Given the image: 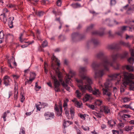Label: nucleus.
<instances>
[{"mask_svg":"<svg viewBox=\"0 0 134 134\" xmlns=\"http://www.w3.org/2000/svg\"><path fill=\"white\" fill-rule=\"evenodd\" d=\"M86 71L87 69L85 67H81L79 69V75L81 79H76L79 88L83 93L87 90L94 95L97 96H100V93L99 90L95 89L94 90L92 89L91 86L92 83V80L85 75Z\"/></svg>","mask_w":134,"mask_h":134,"instance_id":"obj_1","label":"nucleus"},{"mask_svg":"<svg viewBox=\"0 0 134 134\" xmlns=\"http://www.w3.org/2000/svg\"><path fill=\"white\" fill-rule=\"evenodd\" d=\"M97 57L100 59V63L97 64L96 62H93L91 66L95 71V78H100L104 75L105 71L108 70L109 62L108 58L104 56L102 52L98 53L97 55Z\"/></svg>","mask_w":134,"mask_h":134,"instance_id":"obj_2","label":"nucleus"},{"mask_svg":"<svg viewBox=\"0 0 134 134\" xmlns=\"http://www.w3.org/2000/svg\"><path fill=\"white\" fill-rule=\"evenodd\" d=\"M52 60V64L51 66L52 68H53L55 71V72L58 75V77L59 79V80L61 84L69 92L70 91V87H68V85L70 83V85L71 86H72V84H71L70 80H71V77H72L74 75L75 73L74 72L71 71H70V74H71L70 75H67L65 77V82L64 81H63L62 79H61L62 77L61 72L60 71V70L58 67L55 68H54V64L53 61H54L55 62L57 63V65L59 66L60 65V63L59 60H58L57 58L53 55L51 58Z\"/></svg>","mask_w":134,"mask_h":134,"instance_id":"obj_3","label":"nucleus"},{"mask_svg":"<svg viewBox=\"0 0 134 134\" xmlns=\"http://www.w3.org/2000/svg\"><path fill=\"white\" fill-rule=\"evenodd\" d=\"M124 83L126 85H129V90L133 91L134 90V75L131 73L125 72L124 74Z\"/></svg>","mask_w":134,"mask_h":134,"instance_id":"obj_4","label":"nucleus"},{"mask_svg":"<svg viewBox=\"0 0 134 134\" xmlns=\"http://www.w3.org/2000/svg\"><path fill=\"white\" fill-rule=\"evenodd\" d=\"M50 74L51 79L54 80V90L55 92H60V90L59 86L60 85L59 81L57 79L56 77L52 75L51 72Z\"/></svg>","mask_w":134,"mask_h":134,"instance_id":"obj_5","label":"nucleus"},{"mask_svg":"<svg viewBox=\"0 0 134 134\" xmlns=\"http://www.w3.org/2000/svg\"><path fill=\"white\" fill-rule=\"evenodd\" d=\"M54 109L57 116H62V107L61 104L58 105L55 104L54 106Z\"/></svg>","mask_w":134,"mask_h":134,"instance_id":"obj_6","label":"nucleus"},{"mask_svg":"<svg viewBox=\"0 0 134 134\" xmlns=\"http://www.w3.org/2000/svg\"><path fill=\"white\" fill-rule=\"evenodd\" d=\"M128 54V53L127 52H125L122 54L117 53L115 55H113L112 57L114 61L115 62V60H116L118 58H120L121 59L125 58L126 57Z\"/></svg>","mask_w":134,"mask_h":134,"instance_id":"obj_7","label":"nucleus"},{"mask_svg":"<svg viewBox=\"0 0 134 134\" xmlns=\"http://www.w3.org/2000/svg\"><path fill=\"white\" fill-rule=\"evenodd\" d=\"M92 43L93 44L94 46H97L100 44L99 42L97 39L93 38L91 41L87 42V46H88L89 45H91Z\"/></svg>","mask_w":134,"mask_h":134,"instance_id":"obj_8","label":"nucleus"},{"mask_svg":"<svg viewBox=\"0 0 134 134\" xmlns=\"http://www.w3.org/2000/svg\"><path fill=\"white\" fill-rule=\"evenodd\" d=\"M4 84L5 86L10 85V82L12 81L10 77L6 75L3 77Z\"/></svg>","mask_w":134,"mask_h":134,"instance_id":"obj_9","label":"nucleus"},{"mask_svg":"<svg viewBox=\"0 0 134 134\" xmlns=\"http://www.w3.org/2000/svg\"><path fill=\"white\" fill-rule=\"evenodd\" d=\"M104 86L105 88H103V94H107L109 96V93L108 92V91L109 89V82H106L104 84Z\"/></svg>","mask_w":134,"mask_h":134,"instance_id":"obj_10","label":"nucleus"},{"mask_svg":"<svg viewBox=\"0 0 134 134\" xmlns=\"http://www.w3.org/2000/svg\"><path fill=\"white\" fill-rule=\"evenodd\" d=\"M113 61L112 63H111L109 62V66L110 65L111 66L113 67L114 69H119L120 67V64L116 62V60H115V62L114 61L113 59Z\"/></svg>","mask_w":134,"mask_h":134,"instance_id":"obj_11","label":"nucleus"},{"mask_svg":"<svg viewBox=\"0 0 134 134\" xmlns=\"http://www.w3.org/2000/svg\"><path fill=\"white\" fill-rule=\"evenodd\" d=\"M101 31H95L92 32V34L93 35H98L100 36L103 35L104 34V29L102 28L101 29Z\"/></svg>","mask_w":134,"mask_h":134,"instance_id":"obj_12","label":"nucleus"},{"mask_svg":"<svg viewBox=\"0 0 134 134\" xmlns=\"http://www.w3.org/2000/svg\"><path fill=\"white\" fill-rule=\"evenodd\" d=\"M44 115L45 116L49 118V119H51L54 117V114L53 113H51L48 112H46Z\"/></svg>","mask_w":134,"mask_h":134,"instance_id":"obj_13","label":"nucleus"},{"mask_svg":"<svg viewBox=\"0 0 134 134\" xmlns=\"http://www.w3.org/2000/svg\"><path fill=\"white\" fill-rule=\"evenodd\" d=\"M0 20L2 21L4 24L6 23L7 21V19L6 15L5 14L0 15Z\"/></svg>","mask_w":134,"mask_h":134,"instance_id":"obj_14","label":"nucleus"},{"mask_svg":"<svg viewBox=\"0 0 134 134\" xmlns=\"http://www.w3.org/2000/svg\"><path fill=\"white\" fill-rule=\"evenodd\" d=\"M109 49H116L118 50L120 48V47L118 44H113L109 45Z\"/></svg>","mask_w":134,"mask_h":134,"instance_id":"obj_15","label":"nucleus"},{"mask_svg":"<svg viewBox=\"0 0 134 134\" xmlns=\"http://www.w3.org/2000/svg\"><path fill=\"white\" fill-rule=\"evenodd\" d=\"M72 122L70 121H69L67 120L66 121L65 120H64L63 121V125L64 128L66 127L69 125L72 124Z\"/></svg>","mask_w":134,"mask_h":134,"instance_id":"obj_16","label":"nucleus"},{"mask_svg":"<svg viewBox=\"0 0 134 134\" xmlns=\"http://www.w3.org/2000/svg\"><path fill=\"white\" fill-rule=\"evenodd\" d=\"M14 18L13 16H11L9 17L8 20V23L9 25H11L10 28H12L13 27V21L14 20Z\"/></svg>","mask_w":134,"mask_h":134,"instance_id":"obj_17","label":"nucleus"},{"mask_svg":"<svg viewBox=\"0 0 134 134\" xmlns=\"http://www.w3.org/2000/svg\"><path fill=\"white\" fill-rule=\"evenodd\" d=\"M80 37V35L78 32L73 33L72 35V40L75 41V39H76Z\"/></svg>","mask_w":134,"mask_h":134,"instance_id":"obj_18","label":"nucleus"},{"mask_svg":"<svg viewBox=\"0 0 134 134\" xmlns=\"http://www.w3.org/2000/svg\"><path fill=\"white\" fill-rule=\"evenodd\" d=\"M100 109L101 111H104L105 114H107L109 112V110L107 107H106L104 106H102V107H101Z\"/></svg>","mask_w":134,"mask_h":134,"instance_id":"obj_19","label":"nucleus"},{"mask_svg":"<svg viewBox=\"0 0 134 134\" xmlns=\"http://www.w3.org/2000/svg\"><path fill=\"white\" fill-rule=\"evenodd\" d=\"M10 113L9 110H7L4 112L2 116V117L4 121H6V117L7 116V114Z\"/></svg>","mask_w":134,"mask_h":134,"instance_id":"obj_20","label":"nucleus"},{"mask_svg":"<svg viewBox=\"0 0 134 134\" xmlns=\"http://www.w3.org/2000/svg\"><path fill=\"white\" fill-rule=\"evenodd\" d=\"M121 74L120 73L114 74L109 75V78L111 77L113 78H116L118 77H119L121 78Z\"/></svg>","mask_w":134,"mask_h":134,"instance_id":"obj_21","label":"nucleus"},{"mask_svg":"<svg viewBox=\"0 0 134 134\" xmlns=\"http://www.w3.org/2000/svg\"><path fill=\"white\" fill-rule=\"evenodd\" d=\"M36 75L35 73L32 72L30 74V77L29 80L30 81V84H31L32 81L35 78Z\"/></svg>","mask_w":134,"mask_h":134,"instance_id":"obj_22","label":"nucleus"},{"mask_svg":"<svg viewBox=\"0 0 134 134\" xmlns=\"http://www.w3.org/2000/svg\"><path fill=\"white\" fill-rule=\"evenodd\" d=\"M71 6L74 8H76L81 7V4L78 3H72L71 5Z\"/></svg>","mask_w":134,"mask_h":134,"instance_id":"obj_23","label":"nucleus"},{"mask_svg":"<svg viewBox=\"0 0 134 134\" xmlns=\"http://www.w3.org/2000/svg\"><path fill=\"white\" fill-rule=\"evenodd\" d=\"M45 14V12H44L42 11H38L36 12V14L39 17L42 16L44 14Z\"/></svg>","mask_w":134,"mask_h":134,"instance_id":"obj_24","label":"nucleus"},{"mask_svg":"<svg viewBox=\"0 0 134 134\" xmlns=\"http://www.w3.org/2000/svg\"><path fill=\"white\" fill-rule=\"evenodd\" d=\"M125 68L126 69L129 71L132 72L133 71V69L132 66H131L129 65H126L125 66Z\"/></svg>","mask_w":134,"mask_h":134,"instance_id":"obj_25","label":"nucleus"},{"mask_svg":"<svg viewBox=\"0 0 134 134\" xmlns=\"http://www.w3.org/2000/svg\"><path fill=\"white\" fill-rule=\"evenodd\" d=\"M14 92V94H18V85L16 82H15Z\"/></svg>","mask_w":134,"mask_h":134,"instance_id":"obj_26","label":"nucleus"},{"mask_svg":"<svg viewBox=\"0 0 134 134\" xmlns=\"http://www.w3.org/2000/svg\"><path fill=\"white\" fill-rule=\"evenodd\" d=\"M40 31L38 30H37L36 32V36L37 39L39 40H41V38L40 36Z\"/></svg>","mask_w":134,"mask_h":134,"instance_id":"obj_27","label":"nucleus"},{"mask_svg":"<svg viewBox=\"0 0 134 134\" xmlns=\"http://www.w3.org/2000/svg\"><path fill=\"white\" fill-rule=\"evenodd\" d=\"M90 97V96L89 95L87 94H86L84 97L83 98V100L84 102H86L89 100Z\"/></svg>","mask_w":134,"mask_h":134,"instance_id":"obj_28","label":"nucleus"},{"mask_svg":"<svg viewBox=\"0 0 134 134\" xmlns=\"http://www.w3.org/2000/svg\"><path fill=\"white\" fill-rule=\"evenodd\" d=\"M119 44L122 45L124 46L127 47H129V45L128 43H126L122 41H120L119 42Z\"/></svg>","mask_w":134,"mask_h":134,"instance_id":"obj_29","label":"nucleus"},{"mask_svg":"<svg viewBox=\"0 0 134 134\" xmlns=\"http://www.w3.org/2000/svg\"><path fill=\"white\" fill-rule=\"evenodd\" d=\"M102 103V101L100 100L99 99L96 100L95 102V105L98 106H100L101 105Z\"/></svg>","mask_w":134,"mask_h":134,"instance_id":"obj_30","label":"nucleus"},{"mask_svg":"<svg viewBox=\"0 0 134 134\" xmlns=\"http://www.w3.org/2000/svg\"><path fill=\"white\" fill-rule=\"evenodd\" d=\"M115 122L114 120H111L110 121H109V124H110V126L111 127L115 126Z\"/></svg>","mask_w":134,"mask_h":134,"instance_id":"obj_31","label":"nucleus"},{"mask_svg":"<svg viewBox=\"0 0 134 134\" xmlns=\"http://www.w3.org/2000/svg\"><path fill=\"white\" fill-rule=\"evenodd\" d=\"M23 35V33H21L20 34V37H19V41L21 43L23 42L26 40L25 39H24L22 38Z\"/></svg>","mask_w":134,"mask_h":134,"instance_id":"obj_32","label":"nucleus"},{"mask_svg":"<svg viewBox=\"0 0 134 134\" xmlns=\"http://www.w3.org/2000/svg\"><path fill=\"white\" fill-rule=\"evenodd\" d=\"M76 106L78 108H80L82 105V103L78 101H76L75 103Z\"/></svg>","mask_w":134,"mask_h":134,"instance_id":"obj_33","label":"nucleus"},{"mask_svg":"<svg viewBox=\"0 0 134 134\" xmlns=\"http://www.w3.org/2000/svg\"><path fill=\"white\" fill-rule=\"evenodd\" d=\"M133 129L132 126H126L125 127V130L126 131H129Z\"/></svg>","mask_w":134,"mask_h":134,"instance_id":"obj_34","label":"nucleus"},{"mask_svg":"<svg viewBox=\"0 0 134 134\" xmlns=\"http://www.w3.org/2000/svg\"><path fill=\"white\" fill-rule=\"evenodd\" d=\"M70 111L71 118L72 119H73L74 116V109H71V108L70 109Z\"/></svg>","mask_w":134,"mask_h":134,"instance_id":"obj_35","label":"nucleus"},{"mask_svg":"<svg viewBox=\"0 0 134 134\" xmlns=\"http://www.w3.org/2000/svg\"><path fill=\"white\" fill-rule=\"evenodd\" d=\"M119 121L120 122L118 124V126L121 127H123L124 126V124L125 123L124 122H123L122 120H119Z\"/></svg>","mask_w":134,"mask_h":134,"instance_id":"obj_36","label":"nucleus"},{"mask_svg":"<svg viewBox=\"0 0 134 134\" xmlns=\"http://www.w3.org/2000/svg\"><path fill=\"white\" fill-rule=\"evenodd\" d=\"M6 39L13 38V35L10 34H8L5 35Z\"/></svg>","mask_w":134,"mask_h":134,"instance_id":"obj_37","label":"nucleus"},{"mask_svg":"<svg viewBox=\"0 0 134 134\" xmlns=\"http://www.w3.org/2000/svg\"><path fill=\"white\" fill-rule=\"evenodd\" d=\"M86 106H88V108L91 109H94L95 108L94 106L93 105L90 104L88 103H86Z\"/></svg>","mask_w":134,"mask_h":134,"instance_id":"obj_38","label":"nucleus"},{"mask_svg":"<svg viewBox=\"0 0 134 134\" xmlns=\"http://www.w3.org/2000/svg\"><path fill=\"white\" fill-rule=\"evenodd\" d=\"M129 106L128 108L134 111V102L131 103L130 105H129Z\"/></svg>","mask_w":134,"mask_h":134,"instance_id":"obj_39","label":"nucleus"},{"mask_svg":"<svg viewBox=\"0 0 134 134\" xmlns=\"http://www.w3.org/2000/svg\"><path fill=\"white\" fill-rule=\"evenodd\" d=\"M94 25L93 24H91L90 26H88L86 29L87 31H89L92 29Z\"/></svg>","mask_w":134,"mask_h":134,"instance_id":"obj_40","label":"nucleus"},{"mask_svg":"<svg viewBox=\"0 0 134 134\" xmlns=\"http://www.w3.org/2000/svg\"><path fill=\"white\" fill-rule=\"evenodd\" d=\"M69 99L68 98H66L65 100H64V103L63 105L64 107H67V103L69 101Z\"/></svg>","mask_w":134,"mask_h":134,"instance_id":"obj_41","label":"nucleus"},{"mask_svg":"<svg viewBox=\"0 0 134 134\" xmlns=\"http://www.w3.org/2000/svg\"><path fill=\"white\" fill-rule=\"evenodd\" d=\"M20 94L21 96V102L22 103H23L25 99L24 96V93H22L21 92V93Z\"/></svg>","mask_w":134,"mask_h":134,"instance_id":"obj_42","label":"nucleus"},{"mask_svg":"<svg viewBox=\"0 0 134 134\" xmlns=\"http://www.w3.org/2000/svg\"><path fill=\"white\" fill-rule=\"evenodd\" d=\"M128 62L131 64H132L133 63L134 58L131 57L128 59Z\"/></svg>","mask_w":134,"mask_h":134,"instance_id":"obj_43","label":"nucleus"},{"mask_svg":"<svg viewBox=\"0 0 134 134\" xmlns=\"http://www.w3.org/2000/svg\"><path fill=\"white\" fill-rule=\"evenodd\" d=\"M116 3V0H110V5L111 6L115 5Z\"/></svg>","mask_w":134,"mask_h":134,"instance_id":"obj_44","label":"nucleus"},{"mask_svg":"<svg viewBox=\"0 0 134 134\" xmlns=\"http://www.w3.org/2000/svg\"><path fill=\"white\" fill-rule=\"evenodd\" d=\"M47 45L48 43L46 41H43L42 44V47H43L47 46Z\"/></svg>","mask_w":134,"mask_h":134,"instance_id":"obj_45","label":"nucleus"},{"mask_svg":"<svg viewBox=\"0 0 134 134\" xmlns=\"http://www.w3.org/2000/svg\"><path fill=\"white\" fill-rule=\"evenodd\" d=\"M76 93L77 94V96L79 98H80L81 96V93L79 92L78 90H77L76 91Z\"/></svg>","mask_w":134,"mask_h":134,"instance_id":"obj_46","label":"nucleus"},{"mask_svg":"<svg viewBox=\"0 0 134 134\" xmlns=\"http://www.w3.org/2000/svg\"><path fill=\"white\" fill-rule=\"evenodd\" d=\"M4 35L2 31L0 32V39H2L4 38Z\"/></svg>","mask_w":134,"mask_h":134,"instance_id":"obj_47","label":"nucleus"},{"mask_svg":"<svg viewBox=\"0 0 134 134\" xmlns=\"http://www.w3.org/2000/svg\"><path fill=\"white\" fill-rule=\"evenodd\" d=\"M78 116L82 119L85 120V115L81 113H79L78 114Z\"/></svg>","mask_w":134,"mask_h":134,"instance_id":"obj_48","label":"nucleus"},{"mask_svg":"<svg viewBox=\"0 0 134 134\" xmlns=\"http://www.w3.org/2000/svg\"><path fill=\"white\" fill-rule=\"evenodd\" d=\"M49 1L48 0H43L41 1V3L43 4H46L49 3Z\"/></svg>","mask_w":134,"mask_h":134,"instance_id":"obj_49","label":"nucleus"},{"mask_svg":"<svg viewBox=\"0 0 134 134\" xmlns=\"http://www.w3.org/2000/svg\"><path fill=\"white\" fill-rule=\"evenodd\" d=\"M10 60H11V61L12 62V63L14 61L13 64L15 66H16L17 65V64L16 62L15 61V59L13 58V57L12 58L10 59Z\"/></svg>","mask_w":134,"mask_h":134,"instance_id":"obj_50","label":"nucleus"},{"mask_svg":"<svg viewBox=\"0 0 134 134\" xmlns=\"http://www.w3.org/2000/svg\"><path fill=\"white\" fill-rule=\"evenodd\" d=\"M131 117L130 115L129 114H124L122 116V118H130Z\"/></svg>","mask_w":134,"mask_h":134,"instance_id":"obj_51","label":"nucleus"},{"mask_svg":"<svg viewBox=\"0 0 134 134\" xmlns=\"http://www.w3.org/2000/svg\"><path fill=\"white\" fill-rule=\"evenodd\" d=\"M62 3V0H58L57 2V5L58 6H60Z\"/></svg>","mask_w":134,"mask_h":134,"instance_id":"obj_52","label":"nucleus"},{"mask_svg":"<svg viewBox=\"0 0 134 134\" xmlns=\"http://www.w3.org/2000/svg\"><path fill=\"white\" fill-rule=\"evenodd\" d=\"M127 27L126 26H123L121 27V31H122L123 32L125 31H126V27Z\"/></svg>","mask_w":134,"mask_h":134,"instance_id":"obj_53","label":"nucleus"},{"mask_svg":"<svg viewBox=\"0 0 134 134\" xmlns=\"http://www.w3.org/2000/svg\"><path fill=\"white\" fill-rule=\"evenodd\" d=\"M12 76L15 80L18 79L20 77L18 75H12Z\"/></svg>","mask_w":134,"mask_h":134,"instance_id":"obj_54","label":"nucleus"},{"mask_svg":"<svg viewBox=\"0 0 134 134\" xmlns=\"http://www.w3.org/2000/svg\"><path fill=\"white\" fill-rule=\"evenodd\" d=\"M24 127H22L21 128V131H20L19 134H25V131L24 130Z\"/></svg>","mask_w":134,"mask_h":134,"instance_id":"obj_55","label":"nucleus"},{"mask_svg":"<svg viewBox=\"0 0 134 134\" xmlns=\"http://www.w3.org/2000/svg\"><path fill=\"white\" fill-rule=\"evenodd\" d=\"M8 63L9 66L11 68H13V67L12 66L11 64V63H12V62L11 61V60L10 59H8Z\"/></svg>","mask_w":134,"mask_h":134,"instance_id":"obj_56","label":"nucleus"},{"mask_svg":"<svg viewBox=\"0 0 134 134\" xmlns=\"http://www.w3.org/2000/svg\"><path fill=\"white\" fill-rule=\"evenodd\" d=\"M27 1H28L29 2H31V3L33 4H34V3H33L32 2H34L36 3L37 2H38V0H27Z\"/></svg>","mask_w":134,"mask_h":134,"instance_id":"obj_57","label":"nucleus"},{"mask_svg":"<svg viewBox=\"0 0 134 134\" xmlns=\"http://www.w3.org/2000/svg\"><path fill=\"white\" fill-rule=\"evenodd\" d=\"M112 132L113 134H119V132L117 130H113Z\"/></svg>","mask_w":134,"mask_h":134,"instance_id":"obj_58","label":"nucleus"},{"mask_svg":"<svg viewBox=\"0 0 134 134\" xmlns=\"http://www.w3.org/2000/svg\"><path fill=\"white\" fill-rule=\"evenodd\" d=\"M130 51L131 53V54L132 56L134 57V52L133 50L132 49H130Z\"/></svg>","mask_w":134,"mask_h":134,"instance_id":"obj_59","label":"nucleus"},{"mask_svg":"<svg viewBox=\"0 0 134 134\" xmlns=\"http://www.w3.org/2000/svg\"><path fill=\"white\" fill-rule=\"evenodd\" d=\"M35 105L37 109L39 111H40L41 107L39 106V105H38L37 104H35Z\"/></svg>","mask_w":134,"mask_h":134,"instance_id":"obj_60","label":"nucleus"},{"mask_svg":"<svg viewBox=\"0 0 134 134\" xmlns=\"http://www.w3.org/2000/svg\"><path fill=\"white\" fill-rule=\"evenodd\" d=\"M123 33V32L121 31L117 32L116 34L118 35L121 36Z\"/></svg>","mask_w":134,"mask_h":134,"instance_id":"obj_61","label":"nucleus"},{"mask_svg":"<svg viewBox=\"0 0 134 134\" xmlns=\"http://www.w3.org/2000/svg\"><path fill=\"white\" fill-rule=\"evenodd\" d=\"M55 20L58 21L60 24H63V23L60 21V18H56L55 19Z\"/></svg>","mask_w":134,"mask_h":134,"instance_id":"obj_62","label":"nucleus"},{"mask_svg":"<svg viewBox=\"0 0 134 134\" xmlns=\"http://www.w3.org/2000/svg\"><path fill=\"white\" fill-rule=\"evenodd\" d=\"M129 99L127 98H125L123 99V102H127L128 100Z\"/></svg>","mask_w":134,"mask_h":134,"instance_id":"obj_63","label":"nucleus"},{"mask_svg":"<svg viewBox=\"0 0 134 134\" xmlns=\"http://www.w3.org/2000/svg\"><path fill=\"white\" fill-rule=\"evenodd\" d=\"M83 129L85 131H86L87 130H89V128L88 127H82Z\"/></svg>","mask_w":134,"mask_h":134,"instance_id":"obj_64","label":"nucleus"}]
</instances>
